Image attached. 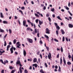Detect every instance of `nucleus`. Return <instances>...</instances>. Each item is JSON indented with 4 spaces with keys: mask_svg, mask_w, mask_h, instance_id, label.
Wrapping results in <instances>:
<instances>
[{
    "mask_svg": "<svg viewBox=\"0 0 73 73\" xmlns=\"http://www.w3.org/2000/svg\"><path fill=\"white\" fill-rule=\"evenodd\" d=\"M46 48L47 49V50L48 51V50H49V47H48V46H47L46 47Z\"/></svg>",
    "mask_w": 73,
    "mask_h": 73,
    "instance_id": "nucleus-52",
    "label": "nucleus"
},
{
    "mask_svg": "<svg viewBox=\"0 0 73 73\" xmlns=\"http://www.w3.org/2000/svg\"><path fill=\"white\" fill-rule=\"evenodd\" d=\"M5 50H3V51H0V55H1H1H2V54H3V53H5Z\"/></svg>",
    "mask_w": 73,
    "mask_h": 73,
    "instance_id": "nucleus-12",
    "label": "nucleus"
},
{
    "mask_svg": "<svg viewBox=\"0 0 73 73\" xmlns=\"http://www.w3.org/2000/svg\"><path fill=\"white\" fill-rule=\"evenodd\" d=\"M27 23V21L26 20H24L23 22V25L24 27L25 26L26 27H28V25H26Z\"/></svg>",
    "mask_w": 73,
    "mask_h": 73,
    "instance_id": "nucleus-2",
    "label": "nucleus"
},
{
    "mask_svg": "<svg viewBox=\"0 0 73 73\" xmlns=\"http://www.w3.org/2000/svg\"><path fill=\"white\" fill-rule=\"evenodd\" d=\"M59 55H60V54H58L57 55V58H59Z\"/></svg>",
    "mask_w": 73,
    "mask_h": 73,
    "instance_id": "nucleus-57",
    "label": "nucleus"
},
{
    "mask_svg": "<svg viewBox=\"0 0 73 73\" xmlns=\"http://www.w3.org/2000/svg\"><path fill=\"white\" fill-rule=\"evenodd\" d=\"M39 35H40V34H39V33H38H38L37 34V36H38V37H40V36H39Z\"/></svg>",
    "mask_w": 73,
    "mask_h": 73,
    "instance_id": "nucleus-51",
    "label": "nucleus"
},
{
    "mask_svg": "<svg viewBox=\"0 0 73 73\" xmlns=\"http://www.w3.org/2000/svg\"><path fill=\"white\" fill-rule=\"evenodd\" d=\"M50 30H49V29L48 28H46V33L47 34H50Z\"/></svg>",
    "mask_w": 73,
    "mask_h": 73,
    "instance_id": "nucleus-4",
    "label": "nucleus"
},
{
    "mask_svg": "<svg viewBox=\"0 0 73 73\" xmlns=\"http://www.w3.org/2000/svg\"><path fill=\"white\" fill-rule=\"evenodd\" d=\"M7 34L5 35L4 36V38H6L7 37Z\"/></svg>",
    "mask_w": 73,
    "mask_h": 73,
    "instance_id": "nucleus-62",
    "label": "nucleus"
},
{
    "mask_svg": "<svg viewBox=\"0 0 73 73\" xmlns=\"http://www.w3.org/2000/svg\"><path fill=\"white\" fill-rule=\"evenodd\" d=\"M0 62H1V63L3 64H4V62H3V60L2 59H1L0 60Z\"/></svg>",
    "mask_w": 73,
    "mask_h": 73,
    "instance_id": "nucleus-38",
    "label": "nucleus"
},
{
    "mask_svg": "<svg viewBox=\"0 0 73 73\" xmlns=\"http://www.w3.org/2000/svg\"><path fill=\"white\" fill-rule=\"evenodd\" d=\"M19 12H20L21 13L22 15H23V11H21V9L19 10Z\"/></svg>",
    "mask_w": 73,
    "mask_h": 73,
    "instance_id": "nucleus-33",
    "label": "nucleus"
},
{
    "mask_svg": "<svg viewBox=\"0 0 73 73\" xmlns=\"http://www.w3.org/2000/svg\"><path fill=\"white\" fill-rule=\"evenodd\" d=\"M35 15L36 16V17H39V15H38V14L35 13Z\"/></svg>",
    "mask_w": 73,
    "mask_h": 73,
    "instance_id": "nucleus-36",
    "label": "nucleus"
},
{
    "mask_svg": "<svg viewBox=\"0 0 73 73\" xmlns=\"http://www.w3.org/2000/svg\"><path fill=\"white\" fill-rule=\"evenodd\" d=\"M55 69H58V66H55Z\"/></svg>",
    "mask_w": 73,
    "mask_h": 73,
    "instance_id": "nucleus-59",
    "label": "nucleus"
},
{
    "mask_svg": "<svg viewBox=\"0 0 73 73\" xmlns=\"http://www.w3.org/2000/svg\"><path fill=\"white\" fill-rule=\"evenodd\" d=\"M9 32L10 34H11V33H12V30H11V29H9Z\"/></svg>",
    "mask_w": 73,
    "mask_h": 73,
    "instance_id": "nucleus-41",
    "label": "nucleus"
},
{
    "mask_svg": "<svg viewBox=\"0 0 73 73\" xmlns=\"http://www.w3.org/2000/svg\"><path fill=\"white\" fill-rule=\"evenodd\" d=\"M67 64L68 65H71L72 64V63H71V62H70L69 61H68L67 62Z\"/></svg>",
    "mask_w": 73,
    "mask_h": 73,
    "instance_id": "nucleus-30",
    "label": "nucleus"
},
{
    "mask_svg": "<svg viewBox=\"0 0 73 73\" xmlns=\"http://www.w3.org/2000/svg\"><path fill=\"white\" fill-rule=\"evenodd\" d=\"M62 63V58H60V64L61 65Z\"/></svg>",
    "mask_w": 73,
    "mask_h": 73,
    "instance_id": "nucleus-19",
    "label": "nucleus"
},
{
    "mask_svg": "<svg viewBox=\"0 0 73 73\" xmlns=\"http://www.w3.org/2000/svg\"><path fill=\"white\" fill-rule=\"evenodd\" d=\"M20 42H17V43L16 44V45H17V48H21L20 46H21V44L20 43Z\"/></svg>",
    "mask_w": 73,
    "mask_h": 73,
    "instance_id": "nucleus-5",
    "label": "nucleus"
},
{
    "mask_svg": "<svg viewBox=\"0 0 73 73\" xmlns=\"http://www.w3.org/2000/svg\"><path fill=\"white\" fill-rule=\"evenodd\" d=\"M45 9H46V7L44 6L43 7V10H45Z\"/></svg>",
    "mask_w": 73,
    "mask_h": 73,
    "instance_id": "nucleus-60",
    "label": "nucleus"
},
{
    "mask_svg": "<svg viewBox=\"0 0 73 73\" xmlns=\"http://www.w3.org/2000/svg\"><path fill=\"white\" fill-rule=\"evenodd\" d=\"M40 72L41 73H45L42 69L40 70Z\"/></svg>",
    "mask_w": 73,
    "mask_h": 73,
    "instance_id": "nucleus-24",
    "label": "nucleus"
},
{
    "mask_svg": "<svg viewBox=\"0 0 73 73\" xmlns=\"http://www.w3.org/2000/svg\"><path fill=\"white\" fill-rule=\"evenodd\" d=\"M21 63L20 61L18 60H17V62H16V64L17 65H19Z\"/></svg>",
    "mask_w": 73,
    "mask_h": 73,
    "instance_id": "nucleus-10",
    "label": "nucleus"
},
{
    "mask_svg": "<svg viewBox=\"0 0 73 73\" xmlns=\"http://www.w3.org/2000/svg\"><path fill=\"white\" fill-rule=\"evenodd\" d=\"M1 73H4V70H2L1 71Z\"/></svg>",
    "mask_w": 73,
    "mask_h": 73,
    "instance_id": "nucleus-48",
    "label": "nucleus"
},
{
    "mask_svg": "<svg viewBox=\"0 0 73 73\" xmlns=\"http://www.w3.org/2000/svg\"><path fill=\"white\" fill-rule=\"evenodd\" d=\"M39 24L41 25H42V24H43V21H41L40 20H39Z\"/></svg>",
    "mask_w": 73,
    "mask_h": 73,
    "instance_id": "nucleus-16",
    "label": "nucleus"
},
{
    "mask_svg": "<svg viewBox=\"0 0 73 73\" xmlns=\"http://www.w3.org/2000/svg\"><path fill=\"white\" fill-rule=\"evenodd\" d=\"M37 33V29H35V31H33V35H35L36 33Z\"/></svg>",
    "mask_w": 73,
    "mask_h": 73,
    "instance_id": "nucleus-8",
    "label": "nucleus"
},
{
    "mask_svg": "<svg viewBox=\"0 0 73 73\" xmlns=\"http://www.w3.org/2000/svg\"><path fill=\"white\" fill-rule=\"evenodd\" d=\"M68 57L69 58H71V56L70 55H68Z\"/></svg>",
    "mask_w": 73,
    "mask_h": 73,
    "instance_id": "nucleus-58",
    "label": "nucleus"
},
{
    "mask_svg": "<svg viewBox=\"0 0 73 73\" xmlns=\"http://www.w3.org/2000/svg\"><path fill=\"white\" fill-rule=\"evenodd\" d=\"M13 43L14 44H15L16 43V39H15L13 41Z\"/></svg>",
    "mask_w": 73,
    "mask_h": 73,
    "instance_id": "nucleus-22",
    "label": "nucleus"
},
{
    "mask_svg": "<svg viewBox=\"0 0 73 73\" xmlns=\"http://www.w3.org/2000/svg\"><path fill=\"white\" fill-rule=\"evenodd\" d=\"M54 41H56V42H58V40H57L56 38L54 39Z\"/></svg>",
    "mask_w": 73,
    "mask_h": 73,
    "instance_id": "nucleus-40",
    "label": "nucleus"
},
{
    "mask_svg": "<svg viewBox=\"0 0 73 73\" xmlns=\"http://www.w3.org/2000/svg\"><path fill=\"white\" fill-rule=\"evenodd\" d=\"M27 40L29 42L31 43V44H32V43H33V40L29 38H27Z\"/></svg>",
    "mask_w": 73,
    "mask_h": 73,
    "instance_id": "nucleus-6",
    "label": "nucleus"
},
{
    "mask_svg": "<svg viewBox=\"0 0 73 73\" xmlns=\"http://www.w3.org/2000/svg\"><path fill=\"white\" fill-rule=\"evenodd\" d=\"M63 62H64V64H66V60H65V58H64V57H63Z\"/></svg>",
    "mask_w": 73,
    "mask_h": 73,
    "instance_id": "nucleus-21",
    "label": "nucleus"
},
{
    "mask_svg": "<svg viewBox=\"0 0 73 73\" xmlns=\"http://www.w3.org/2000/svg\"><path fill=\"white\" fill-rule=\"evenodd\" d=\"M44 64L45 65L46 67V68H47L48 65H47V64H46V63H45Z\"/></svg>",
    "mask_w": 73,
    "mask_h": 73,
    "instance_id": "nucleus-49",
    "label": "nucleus"
},
{
    "mask_svg": "<svg viewBox=\"0 0 73 73\" xmlns=\"http://www.w3.org/2000/svg\"><path fill=\"white\" fill-rule=\"evenodd\" d=\"M61 52H63V48H62V47H61Z\"/></svg>",
    "mask_w": 73,
    "mask_h": 73,
    "instance_id": "nucleus-43",
    "label": "nucleus"
},
{
    "mask_svg": "<svg viewBox=\"0 0 73 73\" xmlns=\"http://www.w3.org/2000/svg\"><path fill=\"white\" fill-rule=\"evenodd\" d=\"M35 21L36 23H38V19H37L35 20Z\"/></svg>",
    "mask_w": 73,
    "mask_h": 73,
    "instance_id": "nucleus-46",
    "label": "nucleus"
},
{
    "mask_svg": "<svg viewBox=\"0 0 73 73\" xmlns=\"http://www.w3.org/2000/svg\"><path fill=\"white\" fill-rule=\"evenodd\" d=\"M54 24L55 27H56V28H57V30L59 31V30H60V28L59 27V26L58 25V24H57V23H54Z\"/></svg>",
    "mask_w": 73,
    "mask_h": 73,
    "instance_id": "nucleus-3",
    "label": "nucleus"
},
{
    "mask_svg": "<svg viewBox=\"0 0 73 73\" xmlns=\"http://www.w3.org/2000/svg\"><path fill=\"white\" fill-rule=\"evenodd\" d=\"M21 9L22 10H24V9H25V7H21Z\"/></svg>",
    "mask_w": 73,
    "mask_h": 73,
    "instance_id": "nucleus-47",
    "label": "nucleus"
},
{
    "mask_svg": "<svg viewBox=\"0 0 73 73\" xmlns=\"http://www.w3.org/2000/svg\"><path fill=\"white\" fill-rule=\"evenodd\" d=\"M23 54L25 57V56H26V54H27V52H26V51L25 50H23Z\"/></svg>",
    "mask_w": 73,
    "mask_h": 73,
    "instance_id": "nucleus-11",
    "label": "nucleus"
},
{
    "mask_svg": "<svg viewBox=\"0 0 73 73\" xmlns=\"http://www.w3.org/2000/svg\"><path fill=\"white\" fill-rule=\"evenodd\" d=\"M65 41V36H63L62 38V41L64 42V41Z\"/></svg>",
    "mask_w": 73,
    "mask_h": 73,
    "instance_id": "nucleus-35",
    "label": "nucleus"
},
{
    "mask_svg": "<svg viewBox=\"0 0 73 73\" xmlns=\"http://www.w3.org/2000/svg\"><path fill=\"white\" fill-rule=\"evenodd\" d=\"M16 72V70H13L11 72V73H14V72Z\"/></svg>",
    "mask_w": 73,
    "mask_h": 73,
    "instance_id": "nucleus-28",
    "label": "nucleus"
},
{
    "mask_svg": "<svg viewBox=\"0 0 73 73\" xmlns=\"http://www.w3.org/2000/svg\"><path fill=\"white\" fill-rule=\"evenodd\" d=\"M19 72L20 73H22L23 72V71L22 70H21V67H20L19 68Z\"/></svg>",
    "mask_w": 73,
    "mask_h": 73,
    "instance_id": "nucleus-18",
    "label": "nucleus"
},
{
    "mask_svg": "<svg viewBox=\"0 0 73 73\" xmlns=\"http://www.w3.org/2000/svg\"><path fill=\"white\" fill-rule=\"evenodd\" d=\"M31 3L32 4H34V2L33 1H31Z\"/></svg>",
    "mask_w": 73,
    "mask_h": 73,
    "instance_id": "nucleus-64",
    "label": "nucleus"
},
{
    "mask_svg": "<svg viewBox=\"0 0 73 73\" xmlns=\"http://www.w3.org/2000/svg\"><path fill=\"white\" fill-rule=\"evenodd\" d=\"M65 39L66 41H67V42H68V38L67 37H66Z\"/></svg>",
    "mask_w": 73,
    "mask_h": 73,
    "instance_id": "nucleus-54",
    "label": "nucleus"
},
{
    "mask_svg": "<svg viewBox=\"0 0 73 73\" xmlns=\"http://www.w3.org/2000/svg\"><path fill=\"white\" fill-rule=\"evenodd\" d=\"M48 20L50 22H51V21H52V20H51V18H50V17H48Z\"/></svg>",
    "mask_w": 73,
    "mask_h": 73,
    "instance_id": "nucleus-32",
    "label": "nucleus"
},
{
    "mask_svg": "<svg viewBox=\"0 0 73 73\" xmlns=\"http://www.w3.org/2000/svg\"><path fill=\"white\" fill-rule=\"evenodd\" d=\"M15 54H16L17 55V54H18V52H16L15 51Z\"/></svg>",
    "mask_w": 73,
    "mask_h": 73,
    "instance_id": "nucleus-61",
    "label": "nucleus"
},
{
    "mask_svg": "<svg viewBox=\"0 0 73 73\" xmlns=\"http://www.w3.org/2000/svg\"><path fill=\"white\" fill-rule=\"evenodd\" d=\"M3 23L4 24H8V22L6 21H3Z\"/></svg>",
    "mask_w": 73,
    "mask_h": 73,
    "instance_id": "nucleus-25",
    "label": "nucleus"
},
{
    "mask_svg": "<svg viewBox=\"0 0 73 73\" xmlns=\"http://www.w3.org/2000/svg\"><path fill=\"white\" fill-rule=\"evenodd\" d=\"M46 17H49V14H47L46 15Z\"/></svg>",
    "mask_w": 73,
    "mask_h": 73,
    "instance_id": "nucleus-50",
    "label": "nucleus"
},
{
    "mask_svg": "<svg viewBox=\"0 0 73 73\" xmlns=\"http://www.w3.org/2000/svg\"><path fill=\"white\" fill-rule=\"evenodd\" d=\"M11 47V45H8L7 46V48H9Z\"/></svg>",
    "mask_w": 73,
    "mask_h": 73,
    "instance_id": "nucleus-56",
    "label": "nucleus"
},
{
    "mask_svg": "<svg viewBox=\"0 0 73 73\" xmlns=\"http://www.w3.org/2000/svg\"><path fill=\"white\" fill-rule=\"evenodd\" d=\"M13 49L14 51L16 50V48L13 47V46H11V48L10 49V50L11 52V54H12V53H13Z\"/></svg>",
    "mask_w": 73,
    "mask_h": 73,
    "instance_id": "nucleus-1",
    "label": "nucleus"
},
{
    "mask_svg": "<svg viewBox=\"0 0 73 73\" xmlns=\"http://www.w3.org/2000/svg\"><path fill=\"white\" fill-rule=\"evenodd\" d=\"M59 69L58 70V72H61V67H60V66H59Z\"/></svg>",
    "mask_w": 73,
    "mask_h": 73,
    "instance_id": "nucleus-27",
    "label": "nucleus"
},
{
    "mask_svg": "<svg viewBox=\"0 0 73 73\" xmlns=\"http://www.w3.org/2000/svg\"><path fill=\"white\" fill-rule=\"evenodd\" d=\"M27 22L28 23H29L30 24H31V25H32V27H33V23L30 21L29 20H27Z\"/></svg>",
    "mask_w": 73,
    "mask_h": 73,
    "instance_id": "nucleus-9",
    "label": "nucleus"
},
{
    "mask_svg": "<svg viewBox=\"0 0 73 73\" xmlns=\"http://www.w3.org/2000/svg\"><path fill=\"white\" fill-rule=\"evenodd\" d=\"M9 68L10 69H13V67H12V66H10L9 67Z\"/></svg>",
    "mask_w": 73,
    "mask_h": 73,
    "instance_id": "nucleus-53",
    "label": "nucleus"
},
{
    "mask_svg": "<svg viewBox=\"0 0 73 73\" xmlns=\"http://www.w3.org/2000/svg\"><path fill=\"white\" fill-rule=\"evenodd\" d=\"M24 72L25 73H28V71L27 70H25Z\"/></svg>",
    "mask_w": 73,
    "mask_h": 73,
    "instance_id": "nucleus-44",
    "label": "nucleus"
},
{
    "mask_svg": "<svg viewBox=\"0 0 73 73\" xmlns=\"http://www.w3.org/2000/svg\"><path fill=\"white\" fill-rule=\"evenodd\" d=\"M40 53V51H38L36 53L37 55H39V53Z\"/></svg>",
    "mask_w": 73,
    "mask_h": 73,
    "instance_id": "nucleus-45",
    "label": "nucleus"
},
{
    "mask_svg": "<svg viewBox=\"0 0 73 73\" xmlns=\"http://www.w3.org/2000/svg\"><path fill=\"white\" fill-rule=\"evenodd\" d=\"M27 31H33V30L32 29H31L30 27L27 28V29H26Z\"/></svg>",
    "mask_w": 73,
    "mask_h": 73,
    "instance_id": "nucleus-15",
    "label": "nucleus"
},
{
    "mask_svg": "<svg viewBox=\"0 0 73 73\" xmlns=\"http://www.w3.org/2000/svg\"><path fill=\"white\" fill-rule=\"evenodd\" d=\"M40 44H42V40H40Z\"/></svg>",
    "mask_w": 73,
    "mask_h": 73,
    "instance_id": "nucleus-55",
    "label": "nucleus"
},
{
    "mask_svg": "<svg viewBox=\"0 0 73 73\" xmlns=\"http://www.w3.org/2000/svg\"><path fill=\"white\" fill-rule=\"evenodd\" d=\"M56 33L57 35H58V31L56 30Z\"/></svg>",
    "mask_w": 73,
    "mask_h": 73,
    "instance_id": "nucleus-39",
    "label": "nucleus"
},
{
    "mask_svg": "<svg viewBox=\"0 0 73 73\" xmlns=\"http://www.w3.org/2000/svg\"><path fill=\"white\" fill-rule=\"evenodd\" d=\"M61 32L62 33V35H64V34H65V31H64V30L61 29Z\"/></svg>",
    "mask_w": 73,
    "mask_h": 73,
    "instance_id": "nucleus-14",
    "label": "nucleus"
},
{
    "mask_svg": "<svg viewBox=\"0 0 73 73\" xmlns=\"http://www.w3.org/2000/svg\"><path fill=\"white\" fill-rule=\"evenodd\" d=\"M1 17H3V13H1Z\"/></svg>",
    "mask_w": 73,
    "mask_h": 73,
    "instance_id": "nucleus-42",
    "label": "nucleus"
},
{
    "mask_svg": "<svg viewBox=\"0 0 73 73\" xmlns=\"http://www.w3.org/2000/svg\"><path fill=\"white\" fill-rule=\"evenodd\" d=\"M68 12L69 13V14L71 16H73V15L72 14V13H71L70 12V11H68Z\"/></svg>",
    "mask_w": 73,
    "mask_h": 73,
    "instance_id": "nucleus-34",
    "label": "nucleus"
},
{
    "mask_svg": "<svg viewBox=\"0 0 73 73\" xmlns=\"http://www.w3.org/2000/svg\"><path fill=\"white\" fill-rule=\"evenodd\" d=\"M33 66H35V68H37V66H38V65L37 64H33Z\"/></svg>",
    "mask_w": 73,
    "mask_h": 73,
    "instance_id": "nucleus-17",
    "label": "nucleus"
},
{
    "mask_svg": "<svg viewBox=\"0 0 73 73\" xmlns=\"http://www.w3.org/2000/svg\"><path fill=\"white\" fill-rule=\"evenodd\" d=\"M6 63V61H5L4 62H3V64H4V65H5V64Z\"/></svg>",
    "mask_w": 73,
    "mask_h": 73,
    "instance_id": "nucleus-63",
    "label": "nucleus"
},
{
    "mask_svg": "<svg viewBox=\"0 0 73 73\" xmlns=\"http://www.w3.org/2000/svg\"><path fill=\"white\" fill-rule=\"evenodd\" d=\"M68 26L69 28H73V25H72L70 24H68Z\"/></svg>",
    "mask_w": 73,
    "mask_h": 73,
    "instance_id": "nucleus-13",
    "label": "nucleus"
},
{
    "mask_svg": "<svg viewBox=\"0 0 73 73\" xmlns=\"http://www.w3.org/2000/svg\"><path fill=\"white\" fill-rule=\"evenodd\" d=\"M7 46V42H6V41H4V46Z\"/></svg>",
    "mask_w": 73,
    "mask_h": 73,
    "instance_id": "nucleus-31",
    "label": "nucleus"
},
{
    "mask_svg": "<svg viewBox=\"0 0 73 73\" xmlns=\"http://www.w3.org/2000/svg\"><path fill=\"white\" fill-rule=\"evenodd\" d=\"M51 11L52 12H54V8H52V9H51Z\"/></svg>",
    "mask_w": 73,
    "mask_h": 73,
    "instance_id": "nucleus-37",
    "label": "nucleus"
},
{
    "mask_svg": "<svg viewBox=\"0 0 73 73\" xmlns=\"http://www.w3.org/2000/svg\"><path fill=\"white\" fill-rule=\"evenodd\" d=\"M56 18H57L58 19L60 20H62V19L60 18V17L59 16H58V17H56Z\"/></svg>",
    "mask_w": 73,
    "mask_h": 73,
    "instance_id": "nucleus-23",
    "label": "nucleus"
},
{
    "mask_svg": "<svg viewBox=\"0 0 73 73\" xmlns=\"http://www.w3.org/2000/svg\"><path fill=\"white\" fill-rule=\"evenodd\" d=\"M37 61V58H35L34 59V60H33V62H36Z\"/></svg>",
    "mask_w": 73,
    "mask_h": 73,
    "instance_id": "nucleus-29",
    "label": "nucleus"
},
{
    "mask_svg": "<svg viewBox=\"0 0 73 73\" xmlns=\"http://www.w3.org/2000/svg\"><path fill=\"white\" fill-rule=\"evenodd\" d=\"M48 59L51 60V58H52V55L50 52L49 53V54L48 55Z\"/></svg>",
    "mask_w": 73,
    "mask_h": 73,
    "instance_id": "nucleus-7",
    "label": "nucleus"
},
{
    "mask_svg": "<svg viewBox=\"0 0 73 73\" xmlns=\"http://www.w3.org/2000/svg\"><path fill=\"white\" fill-rule=\"evenodd\" d=\"M44 37H46V38L47 39L49 38V36H48L46 35H45Z\"/></svg>",
    "mask_w": 73,
    "mask_h": 73,
    "instance_id": "nucleus-26",
    "label": "nucleus"
},
{
    "mask_svg": "<svg viewBox=\"0 0 73 73\" xmlns=\"http://www.w3.org/2000/svg\"><path fill=\"white\" fill-rule=\"evenodd\" d=\"M0 32H1L2 33H3V32H4V30L0 29Z\"/></svg>",
    "mask_w": 73,
    "mask_h": 73,
    "instance_id": "nucleus-20",
    "label": "nucleus"
}]
</instances>
